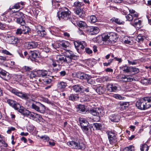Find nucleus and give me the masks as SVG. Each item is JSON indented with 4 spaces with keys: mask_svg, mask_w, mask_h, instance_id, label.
I'll return each instance as SVG.
<instances>
[{
    "mask_svg": "<svg viewBox=\"0 0 151 151\" xmlns=\"http://www.w3.org/2000/svg\"><path fill=\"white\" fill-rule=\"evenodd\" d=\"M78 58L77 56L75 55L72 51L70 50H66L64 55H56V60L51 59L52 65L53 68L58 67L54 69L55 71L60 70L61 68V64L63 63H69L72 61V60H76Z\"/></svg>",
    "mask_w": 151,
    "mask_h": 151,
    "instance_id": "1",
    "label": "nucleus"
},
{
    "mask_svg": "<svg viewBox=\"0 0 151 151\" xmlns=\"http://www.w3.org/2000/svg\"><path fill=\"white\" fill-rule=\"evenodd\" d=\"M138 109L145 110L151 107V97H145L138 100L136 103Z\"/></svg>",
    "mask_w": 151,
    "mask_h": 151,
    "instance_id": "2",
    "label": "nucleus"
},
{
    "mask_svg": "<svg viewBox=\"0 0 151 151\" xmlns=\"http://www.w3.org/2000/svg\"><path fill=\"white\" fill-rule=\"evenodd\" d=\"M61 12L60 14H58L59 19L60 20H68L69 19L70 17L71 12L68 8L66 7H63L61 8Z\"/></svg>",
    "mask_w": 151,
    "mask_h": 151,
    "instance_id": "3",
    "label": "nucleus"
},
{
    "mask_svg": "<svg viewBox=\"0 0 151 151\" xmlns=\"http://www.w3.org/2000/svg\"><path fill=\"white\" fill-rule=\"evenodd\" d=\"M68 145L73 149H78L84 150L86 147L85 144L82 141L76 142L72 141L67 143Z\"/></svg>",
    "mask_w": 151,
    "mask_h": 151,
    "instance_id": "4",
    "label": "nucleus"
},
{
    "mask_svg": "<svg viewBox=\"0 0 151 151\" xmlns=\"http://www.w3.org/2000/svg\"><path fill=\"white\" fill-rule=\"evenodd\" d=\"M74 44L77 52L80 53L83 52L84 48L87 46L86 43L84 41H75Z\"/></svg>",
    "mask_w": 151,
    "mask_h": 151,
    "instance_id": "5",
    "label": "nucleus"
},
{
    "mask_svg": "<svg viewBox=\"0 0 151 151\" xmlns=\"http://www.w3.org/2000/svg\"><path fill=\"white\" fill-rule=\"evenodd\" d=\"M106 133L108 135L110 144L112 145H115L117 143V139L115 132L114 131H107Z\"/></svg>",
    "mask_w": 151,
    "mask_h": 151,
    "instance_id": "6",
    "label": "nucleus"
},
{
    "mask_svg": "<svg viewBox=\"0 0 151 151\" xmlns=\"http://www.w3.org/2000/svg\"><path fill=\"white\" fill-rule=\"evenodd\" d=\"M101 111L102 110L99 108H94L91 109L89 111V113L93 116H96L100 117V116H102Z\"/></svg>",
    "mask_w": 151,
    "mask_h": 151,
    "instance_id": "7",
    "label": "nucleus"
},
{
    "mask_svg": "<svg viewBox=\"0 0 151 151\" xmlns=\"http://www.w3.org/2000/svg\"><path fill=\"white\" fill-rule=\"evenodd\" d=\"M76 76L78 78L81 79H86L89 83H91L89 81L91 80L90 79V76L83 73H78Z\"/></svg>",
    "mask_w": 151,
    "mask_h": 151,
    "instance_id": "8",
    "label": "nucleus"
},
{
    "mask_svg": "<svg viewBox=\"0 0 151 151\" xmlns=\"http://www.w3.org/2000/svg\"><path fill=\"white\" fill-rule=\"evenodd\" d=\"M119 80L120 81L123 82H129L132 81L134 79L131 78L130 76L128 75H122L119 77Z\"/></svg>",
    "mask_w": 151,
    "mask_h": 151,
    "instance_id": "9",
    "label": "nucleus"
},
{
    "mask_svg": "<svg viewBox=\"0 0 151 151\" xmlns=\"http://www.w3.org/2000/svg\"><path fill=\"white\" fill-rule=\"evenodd\" d=\"M142 21L137 18L134 19L133 21L131 23V24L137 28H139L141 27Z\"/></svg>",
    "mask_w": 151,
    "mask_h": 151,
    "instance_id": "10",
    "label": "nucleus"
},
{
    "mask_svg": "<svg viewBox=\"0 0 151 151\" xmlns=\"http://www.w3.org/2000/svg\"><path fill=\"white\" fill-rule=\"evenodd\" d=\"M7 42L10 44H16L18 41L17 38L14 36H8L6 38Z\"/></svg>",
    "mask_w": 151,
    "mask_h": 151,
    "instance_id": "11",
    "label": "nucleus"
},
{
    "mask_svg": "<svg viewBox=\"0 0 151 151\" xmlns=\"http://www.w3.org/2000/svg\"><path fill=\"white\" fill-rule=\"evenodd\" d=\"M25 2H24L21 1L20 2H18L15 4V5L11 8H10L9 9L11 10L12 9H21L23 8L24 5H25Z\"/></svg>",
    "mask_w": 151,
    "mask_h": 151,
    "instance_id": "12",
    "label": "nucleus"
},
{
    "mask_svg": "<svg viewBox=\"0 0 151 151\" xmlns=\"http://www.w3.org/2000/svg\"><path fill=\"white\" fill-rule=\"evenodd\" d=\"M107 89L110 92H115L117 90V87L115 84H109L107 86Z\"/></svg>",
    "mask_w": 151,
    "mask_h": 151,
    "instance_id": "13",
    "label": "nucleus"
},
{
    "mask_svg": "<svg viewBox=\"0 0 151 151\" xmlns=\"http://www.w3.org/2000/svg\"><path fill=\"white\" fill-rule=\"evenodd\" d=\"M75 13L81 18L84 17L85 15V12L81 8L76 9L75 11Z\"/></svg>",
    "mask_w": 151,
    "mask_h": 151,
    "instance_id": "14",
    "label": "nucleus"
},
{
    "mask_svg": "<svg viewBox=\"0 0 151 151\" xmlns=\"http://www.w3.org/2000/svg\"><path fill=\"white\" fill-rule=\"evenodd\" d=\"M0 76L3 79L6 81L9 80L11 77V75L9 73L5 70L4 71L3 73H2V74Z\"/></svg>",
    "mask_w": 151,
    "mask_h": 151,
    "instance_id": "15",
    "label": "nucleus"
},
{
    "mask_svg": "<svg viewBox=\"0 0 151 151\" xmlns=\"http://www.w3.org/2000/svg\"><path fill=\"white\" fill-rule=\"evenodd\" d=\"M89 30L91 35L96 34L100 31L99 28L96 27H91L90 28Z\"/></svg>",
    "mask_w": 151,
    "mask_h": 151,
    "instance_id": "16",
    "label": "nucleus"
},
{
    "mask_svg": "<svg viewBox=\"0 0 151 151\" xmlns=\"http://www.w3.org/2000/svg\"><path fill=\"white\" fill-rule=\"evenodd\" d=\"M47 71L46 70H37V76L39 77H45L47 76Z\"/></svg>",
    "mask_w": 151,
    "mask_h": 151,
    "instance_id": "17",
    "label": "nucleus"
},
{
    "mask_svg": "<svg viewBox=\"0 0 151 151\" xmlns=\"http://www.w3.org/2000/svg\"><path fill=\"white\" fill-rule=\"evenodd\" d=\"M109 41L112 42L115 41L117 38V35L116 33L113 32H111L109 33Z\"/></svg>",
    "mask_w": 151,
    "mask_h": 151,
    "instance_id": "18",
    "label": "nucleus"
},
{
    "mask_svg": "<svg viewBox=\"0 0 151 151\" xmlns=\"http://www.w3.org/2000/svg\"><path fill=\"white\" fill-rule=\"evenodd\" d=\"M28 117L30 119L35 120V118H38L39 119L41 118L40 115L36 113L32 112L30 111V113L29 114Z\"/></svg>",
    "mask_w": 151,
    "mask_h": 151,
    "instance_id": "19",
    "label": "nucleus"
},
{
    "mask_svg": "<svg viewBox=\"0 0 151 151\" xmlns=\"http://www.w3.org/2000/svg\"><path fill=\"white\" fill-rule=\"evenodd\" d=\"M19 97L26 101L30 98V96L28 94L25 93L20 92V93H19Z\"/></svg>",
    "mask_w": 151,
    "mask_h": 151,
    "instance_id": "20",
    "label": "nucleus"
},
{
    "mask_svg": "<svg viewBox=\"0 0 151 151\" xmlns=\"http://www.w3.org/2000/svg\"><path fill=\"white\" fill-rule=\"evenodd\" d=\"M73 90L76 93L80 92L83 89V86L79 85L77 84L73 86Z\"/></svg>",
    "mask_w": 151,
    "mask_h": 151,
    "instance_id": "21",
    "label": "nucleus"
},
{
    "mask_svg": "<svg viewBox=\"0 0 151 151\" xmlns=\"http://www.w3.org/2000/svg\"><path fill=\"white\" fill-rule=\"evenodd\" d=\"M38 44L37 42H29L27 44V48L28 49L36 48L37 47Z\"/></svg>",
    "mask_w": 151,
    "mask_h": 151,
    "instance_id": "22",
    "label": "nucleus"
},
{
    "mask_svg": "<svg viewBox=\"0 0 151 151\" xmlns=\"http://www.w3.org/2000/svg\"><path fill=\"white\" fill-rule=\"evenodd\" d=\"M67 86V83L63 81L59 82L57 84V87L58 89L63 90Z\"/></svg>",
    "mask_w": 151,
    "mask_h": 151,
    "instance_id": "23",
    "label": "nucleus"
},
{
    "mask_svg": "<svg viewBox=\"0 0 151 151\" xmlns=\"http://www.w3.org/2000/svg\"><path fill=\"white\" fill-rule=\"evenodd\" d=\"M119 108L121 110L125 109L129 106V104L128 102H122L120 103Z\"/></svg>",
    "mask_w": 151,
    "mask_h": 151,
    "instance_id": "24",
    "label": "nucleus"
},
{
    "mask_svg": "<svg viewBox=\"0 0 151 151\" xmlns=\"http://www.w3.org/2000/svg\"><path fill=\"white\" fill-rule=\"evenodd\" d=\"M105 88L102 86H99L96 89V92L99 94H101L104 93L105 91Z\"/></svg>",
    "mask_w": 151,
    "mask_h": 151,
    "instance_id": "25",
    "label": "nucleus"
},
{
    "mask_svg": "<svg viewBox=\"0 0 151 151\" xmlns=\"http://www.w3.org/2000/svg\"><path fill=\"white\" fill-rule=\"evenodd\" d=\"M109 119L112 122H118L119 120V116L116 115L112 114L109 117Z\"/></svg>",
    "mask_w": 151,
    "mask_h": 151,
    "instance_id": "26",
    "label": "nucleus"
},
{
    "mask_svg": "<svg viewBox=\"0 0 151 151\" xmlns=\"http://www.w3.org/2000/svg\"><path fill=\"white\" fill-rule=\"evenodd\" d=\"M77 111L79 113L84 114L86 111L85 106L83 105H79L78 106Z\"/></svg>",
    "mask_w": 151,
    "mask_h": 151,
    "instance_id": "27",
    "label": "nucleus"
},
{
    "mask_svg": "<svg viewBox=\"0 0 151 151\" xmlns=\"http://www.w3.org/2000/svg\"><path fill=\"white\" fill-rule=\"evenodd\" d=\"M16 18H17L16 22L21 25L24 26L25 23L23 17L19 18L16 17Z\"/></svg>",
    "mask_w": 151,
    "mask_h": 151,
    "instance_id": "28",
    "label": "nucleus"
},
{
    "mask_svg": "<svg viewBox=\"0 0 151 151\" xmlns=\"http://www.w3.org/2000/svg\"><path fill=\"white\" fill-rule=\"evenodd\" d=\"M37 104H38V105L39 106V112L41 113H44L45 110V106L39 102H37Z\"/></svg>",
    "mask_w": 151,
    "mask_h": 151,
    "instance_id": "29",
    "label": "nucleus"
},
{
    "mask_svg": "<svg viewBox=\"0 0 151 151\" xmlns=\"http://www.w3.org/2000/svg\"><path fill=\"white\" fill-rule=\"evenodd\" d=\"M19 112L22 114L23 115L27 117L29 115V114L30 113V111L24 109L23 107L22 108V109L19 110Z\"/></svg>",
    "mask_w": 151,
    "mask_h": 151,
    "instance_id": "30",
    "label": "nucleus"
},
{
    "mask_svg": "<svg viewBox=\"0 0 151 151\" xmlns=\"http://www.w3.org/2000/svg\"><path fill=\"white\" fill-rule=\"evenodd\" d=\"M78 98V95L76 94H70L69 96V99L73 101L77 100Z\"/></svg>",
    "mask_w": 151,
    "mask_h": 151,
    "instance_id": "31",
    "label": "nucleus"
},
{
    "mask_svg": "<svg viewBox=\"0 0 151 151\" xmlns=\"http://www.w3.org/2000/svg\"><path fill=\"white\" fill-rule=\"evenodd\" d=\"M60 44L65 50L67 47H69L70 45L69 42L66 41L61 42Z\"/></svg>",
    "mask_w": 151,
    "mask_h": 151,
    "instance_id": "32",
    "label": "nucleus"
},
{
    "mask_svg": "<svg viewBox=\"0 0 151 151\" xmlns=\"http://www.w3.org/2000/svg\"><path fill=\"white\" fill-rule=\"evenodd\" d=\"M120 68L122 70H123L125 72L128 73L130 72V67H128L126 65L122 66Z\"/></svg>",
    "mask_w": 151,
    "mask_h": 151,
    "instance_id": "33",
    "label": "nucleus"
},
{
    "mask_svg": "<svg viewBox=\"0 0 151 151\" xmlns=\"http://www.w3.org/2000/svg\"><path fill=\"white\" fill-rule=\"evenodd\" d=\"M111 21L112 22H115L117 24H120L124 23V22L119 19L113 17L111 19Z\"/></svg>",
    "mask_w": 151,
    "mask_h": 151,
    "instance_id": "34",
    "label": "nucleus"
},
{
    "mask_svg": "<svg viewBox=\"0 0 151 151\" xmlns=\"http://www.w3.org/2000/svg\"><path fill=\"white\" fill-rule=\"evenodd\" d=\"M83 5L82 3L77 1L74 3V6L75 7L76 9L81 8V7Z\"/></svg>",
    "mask_w": 151,
    "mask_h": 151,
    "instance_id": "35",
    "label": "nucleus"
},
{
    "mask_svg": "<svg viewBox=\"0 0 151 151\" xmlns=\"http://www.w3.org/2000/svg\"><path fill=\"white\" fill-rule=\"evenodd\" d=\"M141 151H147L149 149V147L146 144H143L140 145Z\"/></svg>",
    "mask_w": 151,
    "mask_h": 151,
    "instance_id": "36",
    "label": "nucleus"
},
{
    "mask_svg": "<svg viewBox=\"0 0 151 151\" xmlns=\"http://www.w3.org/2000/svg\"><path fill=\"white\" fill-rule=\"evenodd\" d=\"M22 30L23 34H27L30 32V29L28 26H24L22 27Z\"/></svg>",
    "mask_w": 151,
    "mask_h": 151,
    "instance_id": "37",
    "label": "nucleus"
},
{
    "mask_svg": "<svg viewBox=\"0 0 151 151\" xmlns=\"http://www.w3.org/2000/svg\"><path fill=\"white\" fill-rule=\"evenodd\" d=\"M12 107H13L15 109L18 110L19 112V110L20 109H22V108H23V107L21 106L20 104L16 102L14 103V105H13Z\"/></svg>",
    "mask_w": 151,
    "mask_h": 151,
    "instance_id": "38",
    "label": "nucleus"
},
{
    "mask_svg": "<svg viewBox=\"0 0 151 151\" xmlns=\"http://www.w3.org/2000/svg\"><path fill=\"white\" fill-rule=\"evenodd\" d=\"M134 146L131 145L124 148L122 151H134Z\"/></svg>",
    "mask_w": 151,
    "mask_h": 151,
    "instance_id": "39",
    "label": "nucleus"
},
{
    "mask_svg": "<svg viewBox=\"0 0 151 151\" xmlns=\"http://www.w3.org/2000/svg\"><path fill=\"white\" fill-rule=\"evenodd\" d=\"M100 38H101L103 41H106L109 40L108 35L104 34L100 36Z\"/></svg>",
    "mask_w": 151,
    "mask_h": 151,
    "instance_id": "40",
    "label": "nucleus"
},
{
    "mask_svg": "<svg viewBox=\"0 0 151 151\" xmlns=\"http://www.w3.org/2000/svg\"><path fill=\"white\" fill-rule=\"evenodd\" d=\"M31 56L34 59L39 58V53L37 51H34L32 52Z\"/></svg>",
    "mask_w": 151,
    "mask_h": 151,
    "instance_id": "41",
    "label": "nucleus"
},
{
    "mask_svg": "<svg viewBox=\"0 0 151 151\" xmlns=\"http://www.w3.org/2000/svg\"><path fill=\"white\" fill-rule=\"evenodd\" d=\"M37 102H34V104L31 103L32 104V105L31 108L34 109L37 111L39 112V106L38 105V104H37Z\"/></svg>",
    "mask_w": 151,
    "mask_h": 151,
    "instance_id": "42",
    "label": "nucleus"
},
{
    "mask_svg": "<svg viewBox=\"0 0 151 151\" xmlns=\"http://www.w3.org/2000/svg\"><path fill=\"white\" fill-rule=\"evenodd\" d=\"M26 104L27 106L30 108L32 106V104H34V101L32 99H30V98L28 100H26Z\"/></svg>",
    "mask_w": 151,
    "mask_h": 151,
    "instance_id": "43",
    "label": "nucleus"
},
{
    "mask_svg": "<svg viewBox=\"0 0 151 151\" xmlns=\"http://www.w3.org/2000/svg\"><path fill=\"white\" fill-rule=\"evenodd\" d=\"M150 79H145L143 78L141 79V82L142 83L145 85H147L149 83Z\"/></svg>",
    "mask_w": 151,
    "mask_h": 151,
    "instance_id": "44",
    "label": "nucleus"
},
{
    "mask_svg": "<svg viewBox=\"0 0 151 151\" xmlns=\"http://www.w3.org/2000/svg\"><path fill=\"white\" fill-rule=\"evenodd\" d=\"M97 20L96 17L94 15H92L90 17V22L91 23H95Z\"/></svg>",
    "mask_w": 151,
    "mask_h": 151,
    "instance_id": "45",
    "label": "nucleus"
},
{
    "mask_svg": "<svg viewBox=\"0 0 151 151\" xmlns=\"http://www.w3.org/2000/svg\"><path fill=\"white\" fill-rule=\"evenodd\" d=\"M93 125L96 129L99 130L102 128V124H101L95 123L93 124Z\"/></svg>",
    "mask_w": 151,
    "mask_h": 151,
    "instance_id": "46",
    "label": "nucleus"
},
{
    "mask_svg": "<svg viewBox=\"0 0 151 151\" xmlns=\"http://www.w3.org/2000/svg\"><path fill=\"white\" fill-rule=\"evenodd\" d=\"M45 28L42 26L39 25L37 26L36 28V31L37 32V34L39 32H42V31H43L45 30Z\"/></svg>",
    "mask_w": 151,
    "mask_h": 151,
    "instance_id": "47",
    "label": "nucleus"
},
{
    "mask_svg": "<svg viewBox=\"0 0 151 151\" xmlns=\"http://www.w3.org/2000/svg\"><path fill=\"white\" fill-rule=\"evenodd\" d=\"M14 15L17 16L19 17H24V15L23 14L22 12L19 11H17L15 12L14 14Z\"/></svg>",
    "mask_w": 151,
    "mask_h": 151,
    "instance_id": "48",
    "label": "nucleus"
},
{
    "mask_svg": "<svg viewBox=\"0 0 151 151\" xmlns=\"http://www.w3.org/2000/svg\"><path fill=\"white\" fill-rule=\"evenodd\" d=\"M139 70L138 68L135 67H131L130 68V72H134L135 73H137L139 72Z\"/></svg>",
    "mask_w": 151,
    "mask_h": 151,
    "instance_id": "49",
    "label": "nucleus"
},
{
    "mask_svg": "<svg viewBox=\"0 0 151 151\" xmlns=\"http://www.w3.org/2000/svg\"><path fill=\"white\" fill-rule=\"evenodd\" d=\"M78 26L80 27H85L86 24L85 22L82 21H80L78 24Z\"/></svg>",
    "mask_w": 151,
    "mask_h": 151,
    "instance_id": "50",
    "label": "nucleus"
},
{
    "mask_svg": "<svg viewBox=\"0 0 151 151\" xmlns=\"http://www.w3.org/2000/svg\"><path fill=\"white\" fill-rule=\"evenodd\" d=\"M125 17L127 20H128L129 21L132 22V20H133L134 19L132 15L130 14H129L128 15H126Z\"/></svg>",
    "mask_w": 151,
    "mask_h": 151,
    "instance_id": "51",
    "label": "nucleus"
},
{
    "mask_svg": "<svg viewBox=\"0 0 151 151\" xmlns=\"http://www.w3.org/2000/svg\"><path fill=\"white\" fill-rule=\"evenodd\" d=\"M11 92L13 94L19 96V93L20 92L18 90L16 89L13 88L11 90Z\"/></svg>",
    "mask_w": 151,
    "mask_h": 151,
    "instance_id": "52",
    "label": "nucleus"
},
{
    "mask_svg": "<svg viewBox=\"0 0 151 151\" xmlns=\"http://www.w3.org/2000/svg\"><path fill=\"white\" fill-rule=\"evenodd\" d=\"M113 97L116 99L119 100H122L124 99V97L121 96L120 95L118 94H114L113 96Z\"/></svg>",
    "mask_w": 151,
    "mask_h": 151,
    "instance_id": "53",
    "label": "nucleus"
},
{
    "mask_svg": "<svg viewBox=\"0 0 151 151\" xmlns=\"http://www.w3.org/2000/svg\"><path fill=\"white\" fill-rule=\"evenodd\" d=\"M43 81L45 84H49L51 83L52 79L50 78H47L44 80Z\"/></svg>",
    "mask_w": 151,
    "mask_h": 151,
    "instance_id": "54",
    "label": "nucleus"
},
{
    "mask_svg": "<svg viewBox=\"0 0 151 151\" xmlns=\"http://www.w3.org/2000/svg\"><path fill=\"white\" fill-rule=\"evenodd\" d=\"M91 96L86 95L83 98V100L85 101H91Z\"/></svg>",
    "mask_w": 151,
    "mask_h": 151,
    "instance_id": "55",
    "label": "nucleus"
},
{
    "mask_svg": "<svg viewBox=\"0 0 151 151\" xmlns=\"http://www.w3.org/2000/svg\"><path fill=\"white\" fill-rule=\"evenodd\" d=\"M7 102L9 105L12 107L13 105H14L15 101L11 99H8L7 100Z\"/></svg>",
    "mask_w": 151,
    "mask_h": 151,
    "instance_id": "56",
    "label": "nucleus"
},
{
    "mask_svg": "<svg viewBox=\"0 0 151 151\" xmlns=\"http://www.w3.org/2000/svg\"><path fill=\"white\" fill-rule=\"evenodd\" d=\"M144 39L142 37L141 35H139L137 37L136 40L138 42H141L143 41Z\"/></svg>",
    "mask_w": 151,
    "mask_h": 151,
    "instance_id": "57",
    "label": "nucleus"
},
{
    "mask_svg": "<svg viewBox=\"0 0 151 151\" xmlns=\"http://www.w3.org/2000/svg\"><path fill=\"white\" fill-rule=\"evenodd\" d=\"M128 62L129 64L133 65H137L138 63H139L136 60H134L132 61L128 60Z\"/></svg>",
    "mask_w": 151,
    "mask_h": 151,
    "instance_id": "58",
    "label": "nucleus"
},
{
    "mask_svg": "<svg viewBox=\"0 0 151 151\" xmlns=\"http://www.w3.org/2000/svg\"><path fill=\"white\" fill-rule=\"evenodd\" d=\"M37 76V70L35 72H32L30 74V77L31 78H35Z\"/></svg>",
    "mask_w": 151,
    "mask_h": 151,
    "instance_id": "59",
    "label": "nucleus"
},
{
    "mask_svg": "<svg viewBox=\"0 0 151 151\" xmlns=\"http://www.w3.org/2000/svg\"><path fill=\"white\" fill-rule=\"evenodd\" d=\"M15 78L17 81L19 82L22 80V77L20 75H17L15 76Z\"/></svg>",
    "mask_w": 151,
    "mask_h": 151,
    "instance_id": "60",
    "label": "nucleus"
},
{
    "mask_svg": "<svg viewBox=\"0 0 151 151\" xmlns=\"http://www.w3.org/2000/svg\"><path fill=\"white\" fill-rule=\"evenodd\" d=\"M38 34L40 36L44 37L46 35V33L45 30L43 31H42V32H39L38 33Z\"/></svg>",
    "mask_w": 151,
    "mask_h": 151,
    "instance_id": "61",
    "label": "nucleus"
},
{
    "mask_svg": "<svg viewBox=\"0 0 151 151\" xmlns=\"http://www.w3.org/2000/svg\"><path fill=\"white\" fill-rule=\"evenodd\" d=\"M23 33L22 30L21 29H18L16 32V33L17 35H21Z\"/></svg>",
    "mask_w": 151,
    "mask_h": 151,
    "instance_id": "62",
    "label": "nucleus"
},
{
    "mask_svg": "<svg viewBox=\"0 0 151 151\" xmlns=\"http://www.w3.org/2000/svg\"><path fill=\"white\" fill-rule=\"evenodd\" d=\"M85 52H86L88 54H91L92 53V51L89 48L86 47L85 48Z\"/></svg>",
    "mask_w": 151,
    "mask_h": 151,
    "instance_id": "63",
    "label": "nucleus"
},
{
    "mask_svg": "<svg viewBox=\"0 0 151 151\" xmlns=\"http://www.w3.org/2000/svg\"><path fill=\"white\" fill-rule=\"evenodd\" d=\"M66 72L64 70L61 71L60 72V75L61 77L64 76L66 75Z\"/></svg>",
    "mask_w": 151,
    "mask_h": 151,
    "instance_id": "64",
    "label": "nucleus"
}]
</instances>
